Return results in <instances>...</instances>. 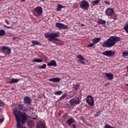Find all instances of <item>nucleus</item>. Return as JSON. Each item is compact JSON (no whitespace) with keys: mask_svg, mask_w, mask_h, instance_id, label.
<instances>
[{"mask_svg":"<svg viewBox=\"0 0 128 128\" xmlns=\"http://www.w3.org/2000/svg\"><path fill=\"white\" fill-rule=\"evenodd\" d=\"M100 38H95L94 39L92 40V42L95 44H97L98 42H100Z\"/></svg>","mask_w":128,"mask_h":128,"instance_id":"23","label":"nucleus"},{"mask_svg":"<svg viewBox=\"0 0 128 128\" xmlns=\"http://www.w3.org/2000/svg\"><path fill=\"white\" fill-rule=\"evenodd\" d=\"M73 128H76V124L72 125Z\"/></svg>","mask_w":128,"mask_h":128,"instance_id":"48","label":"nucleus"},{"mask_svg":"<svg viewBox=\"0 0 128 128\" xmlns=\"http://www.w3.org/2000/svg\"><path fill=\"white\" fill-rule=\"evenodd\" d=\"M76 58L79 59V63L82 64H85L86 62H84V58L81 55H78L76 56Z\"/></svg>","mask_w":128,"mask_h":128,"instance_id":"14","label":"nucleus"},{"mask_svg":"<svg viewBox=\"0 0 128 128\" xmlns=\"http://www.w3.org/2000/svg\"><path fill=\"white\" fill-rule=\"evenodd\" d=\"M2 110L0 108V111Z\"/></svg>","mask_w":128,"mask_h":128,"instance_id":"55","label":"nucleus"},{"mask_svg":"<svg viewBox=\"0 0 128 128\" xmlns=\"http://www.w3.org/2000/svg\"><path fill=\"white\" fill-rule=\"evenodd\" d=\"M0 49L2 51V52L5 54L6 55H10L12 53V49L8 46H2Z\"/></svg>","mask_w":128,"mask_h":128,"instance_id":"6","label":"nucleus"},{"mask_svg":"<svg viewBox=\"0 0 128 128\" xmlns=\"http://www.w3.org/2000/svg\"><path fill=\"white\" fill-rule=\"evenodd\" d=\"M60 44V46H62V45H64V42H60V43H58V44Z\"/></svg>","mask_w":128,"mask_h":128,"instance_id":"47","label":"nucleus"},{"mask_svg":"<svg viewBox=\"0 0 128 128\" xmlns=\"http://www.w3.org/2000/svg\"><path fill=\"white\" fill-rule=\"evenodd\" d=\"M21 2H26V0H21Z\"/></svg>","mask_w":128,"mask_h":128,"instance_id":"50","label":"nucleus"},{"mask_svg":"<svg viewBox=\"0 0 128 128\" xmlns=\"http://www.w3.org/2000/svg\"><path fill=\"white\" fill-rule=\"evenodd\" d=\"M6 32L5 30H3V29H2L0 30V36H5Z\"/></svg>","mask_w":128,"mask_h":128,"instance_id":"25","label":"nucleus"},{"mask_svg":"<svg viewBox=\"0 0 128 128\" xmlns=\"http://www.w3.org/2000/svg\"><path fill=\"white\" fill-rule=\"evenodd\" d=\"M80 26L82 27H83V26H85V25H84V24H81Z\"/></svg>","mask_w":128,"mask_h":128,"instance_id":"49","label":"nucleus"},{"mask_svg":"<svg viewBox=\"0 0 128 128\" xmlns=\"http://www.w3.org/2000/svg\"><path fill=\"white\" fill-rule=\"evenodd\" d=\"M86 102L90 106L94 105V99L91 96H88L86 98Z\"/></svg>","mask_w":128,"mask_h":128,"instance_id":"9","label":"nucleus"},{"mask_svg":"<svg viewBox=\"0 0 128 128\" xmlns=\"http://www.w3.org/2000/svg\"><path fill=\"white\" fill-rule=\"evenodd\" d=\"M80 84H74L73 85V88L75 89V90H78L80 87Z\"/></svg>","mask_w":128,"mask_h":128,"instance_id":"31","label":"nucleus"},{"mask_svg":"<svg viewBox=\"0 0 128 128\" xmlns=\"http://www.w3.org/2000/svg\"><path fill=\"white\" fill-rule=\"evenodd\" d=\"M68 116V114H65V115H64V119H66V117Z\"/></svg>","mask_w":128,"mask_h":128,"instance_id":"44","label":"nucleus"},{"mask_svg":"<svg viewBox=\"0 0 128 128\" xmlns=\"http://www.w3.org/2000/svg\"><path fill=\"white\" fill-rule=\"evenodd\" d=\"M48 66H56V60H51L49 63L48 64Z\"/></svg>","mask_w":128,"mask_h":128,"instance_id":"19","label":"nucleus"},{"mask_svg":"<svg viewBox=\"0 0 128 128\" xmlns=\"http://www.w3.org/2000/svg\"><path fill=\"white\" fill-rule=\"evenodd\" d=\"M105 74L108 80H112L114 78V75L112 74L106 73Z\"/></svg>","mask_w":128,"mask_h":128,"instance_id":"21","label":"nucleus"},{"mask_svg":"<svg viewBox=\"0 0 128 128\" xmlns=\"http://www.w3.org/2000/svg\"><path fill=\"white\" fill-rule=\"evenodd\" d=\"M102 54L108 57H112L116 54V52L112 50H106L102 53Z\"/></svg>","mask_w":128,"mask_h":128,"instance_id":"10","label":"nucleus"},{"mask_svg":"<svg viewBox=\"0 0 128 128\" xmlns=\"http://www.w3.org/2000/svg\"><path fill=\"white\" fill-rule=\"evenodd\" d=\"M66 122L69 126H70L72 123L76 122V120L74 118L70 117V118L67 120Z\"/></svg>","mask_w":128,"mask_h":128,"instance_id":"17","label":"nucleus"},{"mask_svg":"<svg viewBox=\"0 0 128 128\" xmlns=\"http://www.w3.org/2000/svg\"><path fill=\"white\" fill-rule=\"evenodd\" d=\"M14 110H16V114L18 115L20 120H21V118H22V124H25L26 120H27V119H28V117L26 116V113L25 112L20 113V112L19 110H18V108H13L12 112H13V114H14V116H15V114H14Z\"/></svg>","mask_w":128,"mask_h":128,"instance_id":"3","label":"nucleus"},{"mask_svg":"<svg viewBox=\"0 0 128 128\" xmlns=\"http://www.w3.org/2000/svg\"><path fill=\"white\" fill-rule=\"evenodd\" d=\"M5 105V103L0 100V106H4Z\"/></svg>","mask_w":128,"mask_h":128,"instance_id":"37","label":"nucleus"},{"mask_svg":"<svg viewBox=\"0 0 128 128\" xmlns=\"http://www.w3.org/2000/svg\"><path fill=\"white\" fill-rule=\"evenodd\" d=\"M80 8L84 10H88L90 7L89 2L86 0H82L80 2Z\"/></svg>","mask_w":128,"mask_h":128,"instance_id":"5","label":"nucleus"},{"mask_svg":"<svg viewBox=\"0 0 128 128\" xmlns=\"http://www.w3.org/2000/svg\"><path fill=\"white\" fill-rule=\"evenodd\" d=\"M48 80L53 82H58L60 81V78H56L49 79Z\"/></svg>","mask_w":128,"mask_h":128,"instance_id":"20","label":"nucleus"},{"mask_svg":"<svg viewBox=\"0 0 128 128\" xmlns=\"http://www.w3.org/2000/svg\"><path fill=\"white\" fill-rule=\"evenodd\" d=\"M37 128H46L44 122L42 121L38 122L36 124Z\"/></svg>","mask_w":128,"mask_h":128,"instance_id":"15","label":"nucleus"},{"mask_svg":"<svg viewBox=\"0 0 128 128\" xmlns=\"http://www.w3.org/2000/svg\"><path fill=\"white\" fill-rule=\"evenodd\" d=\"M122 56L124 58L128 56V50H126L125 52H123L122 53Z\"/></svg>","mask_w":128,"mask_h":128,"instance_id":"29","label":"nucleus"},{"mask_svg":"<svg viewBox=\"0 0 128 128\" xmlns=\"http://www.w3.org/2000/svg\"><path fill=\"white\" fill-rule=\"evenodd\" d=\"M62 94V92L60 90L58 91L54 92V94L56 96H60V94Z\"/></svg>","mask_w":128,"mask_h":128,"instance_id":"32","label":"nucleus"},{"mask_svg":"<svg viewBox=\"0 0 128 128\" xmlns=\"http://www.w3.org/2000/svg\"><path fill=\"white\" fill-rule=\"evenodd\" d=\"M12 90H14V88H12Z\"/></svg>","mask_w":128,"mask_h":128,"instance_id":"54","label":"nucleus"},{"mask_svg":"<svg viewBox=\"0 0 128 128\" xmlns=\"http://www.w3.org/2000/svg\"><path fill=\"white\" fill-rule=\"evenodd\" d=\"M20 80L18 79L13 78V79H10V82H7V83L10 84H15V83H18V82H20Z\"/></svg>","mask_w":128,"mask_h":128,"instance_id":"18","label":"nucleus"},{"mask_svg":"<svg viewBox=\"0 0 128 128\" xmlns=\"http://www.w3.org/2000/svg\"><path fill=\"white\" fill-rule=\"evenodd\" d=\"M60 32H56V33H46L44 34V36L46 38H48V40L50 42L52 41H60V39L58 38L60 36Z\"/></svg>","mask_w":128,"mask_h":128,"instance_id":"2","label":"nucleus"},{"mask_svg":"<svg viewBox=\"0 0 128 128\" xmlns=\"http://www.w3.org/2000/svg\"><path fill=\"white\" fill-rule=\"evenodd\" d=\"M27 109H28V110H34V108H31V107H28V108Z\"/></svg>","mask_w":128,"mask_h":128,"instance_id":"43","label":"nucleus"},{"mask_svg":"<svg viewBox=\"0 0 128 128\" xmlns=\"http://www.w3.org/2000/svg\"><path fill=\"white\" fill-rule=\"evenodd\" d=\"M126 85L128 86V84H126Z\"/></svg>","mask_w":128,"mask_h":128,"instance_id":"53","label":"nucleus"},{"mask_svg":"<svg viewBox=\"0 0 128 128\" xmlns=\"http://www.w3.org/2000/svg\"><path fill=\"white\" fill-rule=\"evenodd\" d=\"M80 100L79 98L78 97H75L72 99L70 100V104L71 106L78 105L80 103Z\"/></svg>","mask_w":128,"mask_h":128,"instance_id":"7","label":"nucleus"},{"mask_svg":"<svg viewBox=\"0 0 128 128\" xmlns=\"http://www.w3.org/2000/svg\"><path fill=\"white\" fill-rule=\"evenodd\" d=\"M64 8V6H62V5H61L60 4H58L57 10L58 12L60 10L61 8Z\"/></svg>","mask_w":128,"mask_h":128,"instance_id":"30","label":"nucleus"},{"mask_svg":"<svg viewBox=\"0 0 128 128\" xmlns=\"http://www.w3.org/2000/svg\"><path fill=\"white\" fill-rule=\"evenodd\" d=\"M38 68L40 69H46V64H44L42 66H39Z\"/></svg>","mask_w":128,"mask_h":128,"instance_id":"34","label":"nucleus"},{"mask_svg":"<svg viewBox=\"0 0 128 128\" xmlns=\"http://www.w3.org/2000/svg\"><path fill=\"white\" fill-rule=\"evenodd\" d=\"M127 72H128V66L126 67Z\"/></svg>","mask_w":128,"mask_h":128,"instance_id":"51","label":"nucleus"},{"mask_svg":"<svg viewBox=\"0 0 128 128\" xmlns=\"http://www.w3.org/2000/svg\"><path fill=\"white\" fill-rule=\"evenodd\" d=\"M104 2L105 4H108V5L110 4V1L104 0Z\"/></svg>","mask_w":128,"mask_h":128,"instance_id":"40","label":"nucleus"},{"mask_svg":"<svg viewBox=\"0 0 128 128\" xmlns=\"http://www.w3.org/2000/svg\"><path fill=\"white\" fill-rule=\"evenodd\" d=\"M43 13V8L40 6L36 7L34 10V14L36 17H38L42 16Z\"/></svg>","mask_w":128,"mask_h":128,"instance_id":"4","label":"nucleus"},{"mask_svg":"<svg viewBox=\"0 0 128 128\" xmlns=\"http://www.w3.org/2000/svg\"><path fill=\"white\" fill-rule=\"evenodd\" d=\"M66 96V94H64L62 95V96L60 98V100H62V99L64 98Z\"/></svg>","mask_w":128,"mask_h":128,"instance_id":"36","label":"nucleus"},{"mask_svg":"<svg viewBox=\"0 0 128 128\" xmlns=\"http://www.w3.org/2000/svg\"><path fill=\"white\" fill-rule=\"evenodd\" d=\"M16 110H14V116L16 117V120L17 122V128H22V126L20 124V118L18 114H16Z\"/></svg>","mask_w":128,"mask_h":128,"instance_id":"8","label":"nucleus"},{"mask_svg":"<svg viewBox=\"0 0 128 128\" xmlns=\"http://www.w3.org/2000/svg\"><path fill=\"white\" fill-rule=\"evenodd\" d=\"M18 108L19 110H22V111H24V112H30V110H28L27 108H26L24 106V104H18Z\"/></svg>","mask_w":128,"mask_h":128,"instance_id":"16","label":"nucleus"},{"mask_svg":"<svg viewBox=\"0 0 128 128\" xmlns=\"http://www.w3.org/2000/svg\"><path fill=\"white\" fill-rule=\"evenodd\" d=\"M94 45H95V44H94V42H93L92 44H91L88 45V47L92 48V46H94Z\"/></svg>","mask_w":128,"mask_h":128,"instance_id":"39","label":"nucleus"},{"mask_svg":"<svg viewBox=\"0 0 128 128\" xmlns=\"http://www.w3.org/2000/svg\"><path fill=\"white\" fill-rule=\"evenodd\" d=\"M4 26L6 28H11L12 27L10 26H6V25H4Z\"/></svg>","mask_w":128,"mask_h":128,"instance_id":"41","label":"nucleus"},{"mask_svg":"<svg viewBox=\"0 0 128 128\" xmlns=\"http://www.w3.org/2000/svg\"><path fill=\"white\" fill-rule=\"evenodd\" d=\"M4 121V118H0V122H2Z\"/></svg>","mask_w":128,"mask_h":128,"instance_id":"45","label":"nucleus"},{"mask_svg":"<svg viewBox=\"0 0 128 128\" xmlns=\"http://www.w3.org/2000/svg\"><path fill=\"white\" fill-rule=\"evenodd\" d=\"M38 115H34V116H33V114H32V118L34 119V120H36L37 118H38Z\"/></svg>","mask_w":128,"mask_h":128,"instance_id":"38","label":"nucleus"},{"mask_svg":"<svg viewBox=\"0 0 128 128\" xmlns=\"http://www.w3.org/2000/svg\"><path fill=\"white\" fill-rule=\"evenodd\" d=\"M42 2H44L45 0H41Z\"/></svg>","mask_w":128,"mask_h":128,"instance_id":"52","label":"nucleus"},{"mask_svg":"<svg viewBox=\"0 0 128 128\" xmlns=\"http://www.w3.org/2000/svg\"><path fill=\"white\" fill-rule=\"evenodd\" d=\"M32 62H43V60L42 59H40V58H36L32 60Z\"/></svg>","mask_w":128,"mask_h":128,"instance_id":"26","label":"nucleus"},{"mask_svg":"<svg viewBox=\"0 0 128 128\" xmlns=\"http://www.w3.org/2000/svg\"><path fill=\"white\" fill-rule=\"evenodd\" d=\"M114 12V10L113 8H110V7L106 10L105 13L106 15L108 16H112V14Z\"/></svg>","mask_w":128,"mask_h":128,"instance_id":"12","label":"nucleus"},{"mask_svg":"<svg viewBox=\"0 0 128 128\" xmlns=\"http://www.w3.org/2000/svg\"><path fill=\"white\" fill-rule=\"evenodd\" d=\"M104 128H115V127L110 126L109 125V124H106V125L104 126Z\"/></svg>","mask_w":128,"mask_h":128,"instance_id":"35","label":"nucleus"},{"mask_svg":"<svg viewBox=\"0 0 128 128\" xmlns=\"http://www.w3.org/2000/svg\"><path fill=\"white\" fill-rule=\"evenodd\" d=\"M120 41V38L118 37V36H111L106 42L102 44V46L103 48H110Z\"/></svg>","mask_w":128,"mask_h":128,"instance_id":"1","label":"nucleus"},{"mask_svg":"<svg viewBox=\"0 0 128 128\" xmlns=\"http://www.w3.org/2000/svg\"><path fill=\"white\" fill-rule=\"evenodd\" d=\"M100 0H95L92 2V4L93 6H94L98 4V3L100 2Z\"/></svg>","mask_w":128,"mask_h":128,"instance_id":"28","label":"nucleus"},{"mask_svg":"<svg viewBox=\"0 0 128 128\" xmlns=\"http://www.w3.org/2000/svg\"><path fill=\"white\" fill-rule=\"evenodd\" d=\"M32 43L33 44V46H36V45H41L42 44L41 43L38 42V41H36V40L32 41Z\"/></svg>","mask_w":128,"mask_h":128,"instance_id":"24","label":"nucleus"},{"mask_svg":"<svg viewBox=\"0 0 128 128\" xmlns=\"http://www.w3.org/2000/svg\"><path fill=\"white\" fill-rule=\"evenodd\" d=\"M28 126L30 127H32V126H34V122L32 120H30L28 122Z\"/></svg>","mask_w":128,"mask_h":128,"instance_id":"27","label":"nucleus"},{"mask_svg":"<svg viewBox=\"0 0 128 128\" xmlns=\"http://www.w3.org/2000/svg\"><path fill=\"white\" fill-rule=\"evenodd\" d=\"M124 29L126 32L128 34V24H126L125 26H124Z\"/></svg>","mask_w":128,"mask_h":128,"instance_id":"33","label":"nucleus"},{"mask_svg":"<svg viewBox=\"0 0 128 128\" xmlns=\"http://www.w3.org/2000/svg\"><path fill=\"white\" fill-rule=\"evenodd\" d=\"M4 22L8 24H10V22L9 21H8L7 20H5Z\"/></svg>","mask_w":128,"mask_h":128,"instance_id":"42","label":"nucleus"},{"mask_svg":"<svg viewBox=\"0 0 128 128\" xmlns=\"http://www.w3.org/2000/svg\"><path fill=\"white\" fill-rule=\"evenodd\" d=\"M110 83H106L104 86H107L108 85H110Z\"/></svg>","mask_w":128,"mask_h":128,"instance_id":"46","label":"nucleus"},{"mask_svg":"<svg viewBox=\"0 0 128 128\" xmlns=\"http://www.w3.org/2000/svg\"><path fill=\"white\" fill-rule=\"evenodd\" d=\"M0 1H2V0H0Z\"/></svg>","mask_w":128,"mask_h":128,"instance_id":"56","label":"nucleus"},{"mask_svg":"<svg viewBox=\"0 0 128 128\" xmlns=\"http://www.w3.org/2000/svg\"><path fill=\"white\" fill-rule=\"evenodd\" d=\"M32 99L29 96H26L24 98V104H32Z\"/></svg>","mask_w":128,"mask_h":128,"instance_id":"13","label":"nucleus"},{"mask_svg":"<svg viewBox=\"0 0 128 128\" xmlns=\"http://www.w3.org/2000/svg\"><path fill=\"white\" fill-rule=\"evenodd\" d=\"M56 26L59 29H63L66 30L68 28V25H64V24H62V23H60V22H57L56 24Z\"/></svg>","mask_w":128,"mask_h":128,"instance_id":"11","label":"nucleus"},{"mask_svg":"<svg viewBox=\"0 0 128 128\" xmlns=\"http://www.w3.org/2000/svg\"><path fill=\"white\" fill-rule=\"evenodd\" d=\"M97 22L98 24L104 25L106 24V21L105 20H102V19H98Z\"/></svg>","mask_w":128,"mask_h":128,"instance_id":"22","label":"nucleus"}]
</instances>
